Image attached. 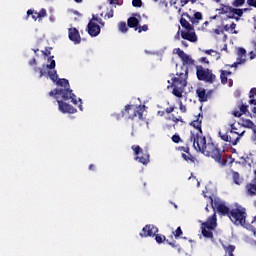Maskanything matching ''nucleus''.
Masks as SVG:
<instances>
[{"label": "nucleus", "mask_w": 256, "mask_h": 256, "mask_svg": "<svg viewBox=\"0 0 256 256\" xmlns=\"http://www.w3.org/2000/svg\"><path fill=\"white\" fill-rule=\"evenodd\" d=\"M203 123V113H199L196 116V119L190 123L192 127L198 132H191L190 141L193 143V147L199 153H202L206 157H211L219 163L222 167L227 165V154H225V150H221L219 145L213 143V140H209L207 142V138L203 136V130L201 129V125Z\"/></svg>", "instance_id": "obj_1"}, {"label": "nucleus", "mask_w": 256, "mask_h": 256, "mask_svg": "<svg viewBox=\"0 0 256 256\" xmlns=\"http://www.w3.org/2000/svg\"><path fill=\"white\" fill-rule=\"evenodd\" d=\"M228 218L236 226L241 225V227H245L247 219V209H245V207L241 205H237L235 208H232L230 210Z\"/></svg>", "instance_id": "obj_2"}, {"label": "nucleus", "mask_w": 256, "mask_h": 256, "mask_svg": "<svg viewBox=\"0 0 256 256\" xmlns=\"http://www.w3.org/2000/svg\"><path fill=\"white\" fill-rule=\"evenodd\" d=\"M196 76L198 81H204V83H217V76L213 73V70L204 68L202 65L196 66Z\"/></svg>", "instance_id": "obj_3"}, {"label": "nucleus", "mask_w": 256, "mask_h": 256, "mask_svg": "<svg viewBox=\"0 0 256 256\" xmlns=\"http://www.w3.org/2000/svg\"><path fill=\"white\" fill-rule=\"evenodd\" d=\"M200 228L203 237L213 239V231L217 228V214L214 212L212 216H209L207 221L201 224Z\"/></svg>", "instance_id": "obj_4"}, {"label": "nucleus", "mask_w": 256, "mask_h": 256, "mask_svg": "<svg viewBox=\"0 0 256 256\" xmlns=\"http://www.w3.org/2000/svg\"><path fill=\"white\" fill-rule=\"evenodd\" d=\"M230 127V131H227V133L225 134L219 132L218 135L222 139V141H225L226 143H230V145L235 146L241 140V137L245 135V131H242L241 133L235 131V123L231 124Z\"/></svg>", "instance_id": "obj_5"}, {"label": "nucleus", "mask_w": 256, "mask_h": 256, "mask_svg": "<svg viewBox=\"0 0 256 256\" xmlns=\"http://www.w3.org/2000/svg\"><path fill=\"white\" fill-rule=\"evenodd\" d=\"M56 95H60L63 101H69V99H71V103H73L74 105H77V98H76L77 96H75V94L73 93V90L71 89L56 88L49 92L50 97H56Z\"/></svg>", "instance_id": "obj_6"}, {"label": "nucleus", "mask_w": 256, "mask_h": 256, "mask_svg": "<svg viewBox=\"0 0 256 256\" xmlns=\"http://www.w3.org/2000/svg\"><path fill=\"white\" fill-rule=\"evenodd\" d=\"M132 151H134V155L136 156L134 159L135 161H139V163H142V165H148L149 163V152L143 151L141 146L139 145H133L131 147Z\"/></svg>", "instance_id": "obj_7"}, {"label": "nucleus", "mask_w": 256, "mask_h": 256, "mask_svg": "<svg viewBox=\"0 0 256 256\" xmlns=\"http://www.w3.org/2000/svg\"><path fill=\"white\" fill-rule=\"evenodd\" d=\"M123 115L128 117V119H134L135 117L143 119V108L141 106L134 107L133 105L127 104L124 108Z\"/></svg>", "instance_id": "obj_8"}, {"label": "nucleus", "mask_w": 256, "mask_h": 256, "mask_svg": "<svg viewBox=\"0 0 256 256\" xmlns=\"http://www.w3.org/2000/svg\"><path fill=\"white\" fill-rule=\"evenodd\" d=\"M178 77L172 78L173 85H180V89L187 87V77H189V68L181 67V72L177 73Z\"/></svg>", "instance_id": "obj_9"}, {"label": "nucleus", "mask_w": 256, "mask_h": 256, "mask_svg": "<svg viewBox=\"0 0 256 256\" xmlns=\"http://www.w3.org/2000/svg\"><path fill=\"white\" fill-rule=\"evenodd\" d=\"M55 56H49L48 57V65H43V68H39L37 66L34 67V72L35 73H39V77H46L47 76V70L45 69H54L56 66L55 60H54Z\"/></svg>", "instance_id": "obj_10"}, {"label": "nucleus", "mask_w": 256, "mask_h": 256, "mask_svg": "<svg viewBox=\"0 0 256 256\" xmlns=\"http://www.w3.org/2000/svg\"><path fill=\"white\" fill-rule=\"evenodd\" d=\"M159 233V228L153 224H147L143 227L142 232H140V237H155Z\"/></svg>", "instance_id": "obj_11"}, {"label": "nucleus", "mask_w": 256, "mask_h": 256, "mask_svg": "<svg viewBox=\"0 0 256 256\" xmlns=\"http://www.w3.org/2000/svg\"><path fill=\"white\" fill-rule=\"evenodd\" d=\"M58 109L60 113H69L73 115V113H77V110L72 105L64 102L63 100H57Z\"/></svg>", "instance_id": "obj_12"}, {"label": "nucleus", "mask_w": 256, "mask_h": 256, "mask_svg": "<svg viewBox=\"0 0 256 256\" xmlns=\"http://www.w3.org/2000/svg\"><path fill=\"white\" fill-rule=\"evenodd\" d=\"M174 53L180 57L183 62V65H193L195 61L189 56V54L185 53L181 48H175Z\"/></svg>", "instance_id": "obj_13"}, {"label": "nucleus", "mask_w": 256, "mask_h": 256, "mask_svg": "<svg viewBox=\"0 0 256 256\" xmlns=\"http://www.w3.org/2000/svg\"><path fill=\"white\" fill-rule=\"evenodd\" d=\"M87 31L90 37H97L101 33V26L90 20L87 25Z\"/></svg>", "instance_id": "obj_14"}, {"label": "nucleus", "mask_w": 256, "mask_h": 256, "mask_svg": "<svg viewBox=\"0 0 256 256\" xmlns=\"http://www.w3.org/2000/svg\"><path fill=\"white\" fill-rule=\"evenodd\" d=\"M213 93V90H209L207 92V90L205 88H198L196 90V95L200 101V103H206V101H208L209 97H211Z\"/></svg>", "instance_id": "obj_15"}, {"label": "nucleus", "mask_w": 256, "mask_h": 256, "mask_svg": "<svg viewBox=\"0 0 256 256\" xmlns=\"http://www.w3.org/2000/svg\"><path fill=\"white\" fill-rule=\"evenodd\" d=\"M68 37L75 45H79V43H81V35L79 34V30H77V28H69Z\"/></svg>", "instance_id": "obj_16"}, {"label": "nucleus", "mask_w": 256, "mask_h": 256, "mask_svg": "<svg viewBox=\"0 0 256 256\" xmlns=\"http://www.w3.org/2000/svg\"><path fill=\"white\" fill-rule=\"evenodd\" d=\"M182 17H186L188 21H191L192 25H199V21L203 20V14L201 12H195L194 17L189 15V13H182Z\"/></svg>", "instance_id": "obj_17"}, {"label": "nucleus", "mask_w": 256, "mask_h": 256, "mask_svg": "<svg viewBox=\"0 0 256 256\" xmlns=\"http://www.w3.org/2000/svg\"><path fill=\"white\" fill-rule=\"evenodd\" d=\"M215 208L217 209L219 215H222L223 217H229L231 213V209L227 207V205L223 203L215 202Z\"/></svg>", "instance_id": "obj_18"}, {"label": "nucleus", "mask_w": 256, "mask_h": 256, "mask_svg": "<svg viewBox=\"0 0 256 256\" xmlns=\"http://www.w3.org/2000/svg\"><path fill=\"white\" fill-rule=\"evenodd\" d=\"M181 37L186 41H190V43H196L197 34H195V28L191 31H181Z\"/></svg>", "instance_id": "obj_19"}, {"label": "nucleus", "mask_w": 256, "mask_h": 256, "mask_svg": "<svg viewBox=\"0 0 256 256\" xmlns=\"http://www.w3.org/2000/svg\"><path fill=\"white\" fill-rule=\"evenodd\" d=\"M246 195L250 197H255L256 195V178L252 179V182L246 184L245 186Z\"/></svg>", "instance_id": "obj_20"}, {"label": "nucleus", "mask_w": 256, "mask_h": 256, "mask_svg": "<svg viewBox=\"0 0 256 256\" xmlns=\"http://www.w3.org/2000/svg\"><path fill=\"white\" fill-rule=\"evenodd\" d=\"M137 17H141V15L134 14V16L127 20V26L130 27V29H135V31H137V28L139 27V19Z\"/></svg>", "instance_id": "obj_21"}, {"label": "nucleus", "mask_w": 256, "mask_h": 256, "mask_svg": "<svg viewBox=\"0 0 256 256\" xmlns=\"http://www.w3.org/2000/svg\"><path fill=\"white\" fill-rule=\"evenodd\" d=\"M237 61L238 63H246L247 61V50L245 48H238L237 51Z\"/></svg>", "instance_id": "obj_22"}, {"label": "nucleus", "mask_w": 256, "mask_h": 256, "mask_svg": "<svg viewBox=\"0 0 256 256\" xmlns=\"http://www.w3.org/2000/svg\"><path fill=\"white\" fill-rule=\"evenodd\" d=\"M180 25L183 29H185V31H193L195 29V27L191 23H189L187 19H185V16H183V14L180 18Z\"/></svg>", "instance_id": "obj_23"}, {"label": "nucleus", "mask_w": 256, "mask_h": 256, "mask_svg": "<svg viewBox=\"0 0 256 256\" xmlns=\"http://www.w3.org/2000/svg\"><path fill=\"white\" fill-rule=\"evenodd\" d=\"M241 126L245 127L246 129H251L255 139L256 125L255 123H253V121H251L250 119L242 120Z\"/></svg>", "instance_id": "obj_24"}, {"label": "nucleus", "mask_w": 256, "mask_h": 256, "mask_svg": "<svg viewBox=\"0 0 256 256\" xmlns=\"http://www.w3.org/2000/svg\"><path fill=\"white\" fill-rule=\"evenodd\" d=\"M56 85H59L60 87H64L60 89H71V86L69 85V80L65 78L58 79L56 81Z\"/></svg>", "instance_id": "obj_25"}, {"label": "nucleus", "mask_w": 256, "mask_h": 256, "mask_svg": "<svg viewBox=\"0 0 256 256\" xmlns=\"http://www.w3.org/2000/svg\"><path fill=\"white\" fill-rule=\"evenodd\" d=\"M46 77H49L53 83H55L59 79V75H57V70L50 69L46 72Z\"/></svg>", "instance_id": "obj_26"}, {"label": "nucleus", "mask_w": 256, "mask_h": 256, "mask_svg": "<svg viewBox=\"0 0 256 256\" xmlns=\"http://www.w3.org/2000/svg\"><path fill=\"white\" fill-rule=\"evenodd\" d=\"M182 159L187 162L190 161V163H195L196 161L195 157L191 154V152H188L187 154L182 153Z\"/></svg>", "instance_id": "obj_27"}, {"label": "nucleus", "mask_w": 256, "mask_h": 256, "mask_svg": "<svg viewBox=\"0 0 256 256\" xmlns=\"http://www.w3.org/2000/svg\"><path fill=\"white\" fill-rule=\"evenodd\" d=\"M155 241L156 243H167V237H165V235H161V234H155Z\"/></svg>", "instance_id": "obj_28"}, {"label": "nucleus", "mask_w": 256, "mask_h": 256, "mask_svg": "<svg viewBox=\"0 0 256 256\" xmlns=\"http://www.w3.org/2000/svg\"><path fill=\"white\" fill-rule=\"evenodd\" d=\"M30 15L34 21H37L39 19V12H35V10L29 9L27 11V17H30Z\"/></svg>", "instance_id": "obj_29"}, {"label": "nucleus", "mask_w": 256, "mask_h": 256, "mask_svg": "<svg viewBox=\"0 0 256 256\" xmlns=\"http://www.w3.org/2000/svg\"><path fill=\"white\" fill-rule=\"evenodd\" d=\"M232 179L236 185H241V175H239V172H233Z\"/></svg>", "instance_id": "obj_30"}, {"label": "nucleus", "mask_w": 256, "mask_h": 256, "mask_svg": "<svg viewBox=\"0 0 256 256\" xmlns=\"http://www.w3.org/2000/svg\"><path fill=\"white\" fill-rule=\"evenodd\" d=\"M172 93L175 97H183V92L179 88V85H174Z\"/></svg>", "instance_id": "obj_31"}, {"label": "nucleus", "mask_w": 256, "mask_h": 256, "mask_svg": "<svg viewBox=\"0 0 256 256\" xmlns=\"http://www.w3.org/2000/svg\"><path fill=\"white\" fill-rule=\"evenodd\" d=\"M239 109L242 115L248 114V116H251V112H249V105L242 104Z\"/></svg>", "instance_id": "obj_32"}, {"label": "nucleus", "mask_w": 256, "mask_h": 256, "mask_svg": "<svg viewBox=\"0 0 256 256\" xmlns=\"http://www.w3.org/2000/svg\"><path fill=\"white\" fill-rule=\"evenodd\" d=\"M118 29L121 33H127V31H129V28H127L126 22H120L118 25Z\"/></svg>", "instance_id": "obj_33"}, {"label": "nucleus", "mask_w": 256, "mask_h": 256, "mask_svg": "<svg viewBox=\"0 0 256 256\" xmlns=\"http://www.w3.org/2000/svg\"><path fill=\"white\" fill-rule=\"evenodd\" d=\"M175 239H179L183 235V230L181 229V226H179L175 231L172 232Z\"/></svg>", "instance_id": "obj_34"}, {"label": "nucleus", "mask_w": 256, "mask_h": 256, "mask_svg": "<svg viewBox=\"0 0 256 256\" xmlns=\"http://www.w3.org/2000/svg\"><path fill=\"white\" fill-rule=\"evenodd\" d=\"M226 253H228V256H232L233 252L235 251V246L229 245L227 247H224Z\"/></svg>", "instance_id": "obj_35"}, {"label": "nucleus", "mask_w": 256, "mask_h": 256, "mask_svg": "<svg viewBox=\"0 0 256 256\" xmlns=\"http://www.w3.org/2000/svg\"><path fill=\"white\" fill-rule=\"evenodd\" d=\"M220 79H221V83L223 85H226V83H227V76L225 75V70H220Z\"/></svg>", "instance_id": "obj_36"}, {"label": "nucleus", "mask_w": 256, "mask_h": 256, "mask_svg": "<svg viewBox=\"0 0 256 256\" xmlns=\"http://www.w3.org/2000/svg\"><path fill=\"white\" fill-rule=\"evenodd\" d=\"M232 5L233 7H241L242 5H245V0H235Z\"/></svg>", "instance_id": "obj_37"}, {"label": "nucleus", "mask_w": 256, "mask_h": 256, "mask_svg": "<svg viewBox=\"0 0 256 256\" xmlns=\"http://www.w3.org/2000/svg\"><path fill=\"white\" fill-rule=\"evenodd\" d=\"M138 33H143V31H149V26L144 24L143 26H138L137 28Z\"/></svg>", "instance_id": "obj_38"}, {"label": "nucleus", "mask_w": 256, "mask_h": 256, "mask_svg": "<svg viewBox=\"0 0 256 256\" xmlns=\"http://www.w3.org/2000/svg\"><path fill=\"white\" fill-rule=\"evenodd\" d=\"M133 7H143V1L142 0H132Z\"/></svg>", "instance_id": "obj_39"}, {"label": "nucleus", "mask_w": 256, "mask_h": 256, "mask_svg": "<svg viewBox=\"0 0 256 256\" xmlns=\"http://www.w3.org/2000/svg\"><path fill=\"white\" fill-rule=\"evenodd\" d=\"M43 17H47V10H45L44 8H42L40 12H38V18L43 19Z\"/></svg>", "instance_id": "obj_40"}, {"label": "nucleus", "mask_w": 256, "mask_h": 256, "mask_svg": "<svg viewBox=\"0 0 256 256\" xmlns=\"http://www.w3.org/2000/svg\"><path fill=\"white\" fill-rule=\"evenodd\" d=\"M172 141H173V143H181L183 140H181V136L174 134L172 136Z\"/></svg>", "instance_id": "obj_41"}, {"label": "nucleus", "mask_w": 256, "mask_h": 256, "mask_svg": "<svg viewBox=\"0 0 256 256\" xmlns=\"http://www.w3.org/2000/svg\"><path fill=\"white\" fill-rule=\"evenodd\" d=\"M227 19H235V10L232 8L228 14H226Z\"/></svg>", "instance_id": "obj_42"}, {"label": "nucleus", "mask_w": 256, "mask_h": 256, "mask_svg": "<svg viewBox=\"0 0 256 256\" xmlns=\"http://www.w3.org/2000/svg\"><path fill=\"white\" fill-rule=\"evenodd\" d=\"M92 21H94V22L96 21V23H99V25H101L102 27H105V22H103V19H101V18H97V17L93 16Z\"/></svg>", "instance_id": "obj_43"}, {"label": "nucleus", "mask_w": 256, "mask_h": 256, "mask_svg": "<svg viewBox=\"0 0 256 256\" xmlns=\"http://www.w3.org/2000/svg\"><path fill=\"white\" fill-rule=\"evenodd\" d=\"M234 15H237V17H243V9L234 8Z\"/></svg>", "instance_id": "obj_44"}, {"label": "nucleus", "mask_w": 256, "mask_h": 256, "mask_svg": "<svg viewBox=\"0 0 256 256\" xmlns=\"http://www.w3.org/2000/svg\"><path fill=\"white\" fill-rule=\"evenodd\" d=\"M197 0H180L181 7H185L187 3H192L194 4Z\"/></svg>", "instance_id": "obj_45"}, {"label": "nucleus", "mask_w": 256, "mask_h": 256, "mask_svg": "<svg viewBox=\"0 0 256 256\" xmlns=\"http://www.w3.org/2000/svg\"><path fill=\"white\" fill-rule=\"evenodd\" d=\"M221 7H224V14L225 15H227L233 9V7L225 5V4H221Z\"/></svg>", "instance_id": "obj_46"}, {"label": "nucleus", "mask_w": 256, "mask_h": 256, "mask_svg": "<svg viewBox=\"0 0 256 256\" xmlns=\"http://www.w3.org/2000/svg\"><path fill=\"white\" fill-rule=\"evenodd\" d=\"M248 231H251V233H253L254 237H256V228H255V226L251 225L250 223H248Z\"/></svg>", "instance_id": "obj_47"}, {"label": "nucleus", "mask_w": 256, "mask_h": 256, "mask_svg": "<svg viewBox=\"0 0 256 256\" xmlns=\"http://www.w3.org/2000/svg\"><path fill=\"white\" fill-rule=\"evenodd\" d=\"M166 243L170 245V247H173L174 249H179V244H176L175 242H171L169 240H166Z\"/></svg>", "instance_id": "obj_48"}, {"label": "nucleus", "mask_w": 256, "mask_h": 256, "mask_svg": "<svg viewBox=\"0 0 256 256\" xmlns=\"http://www.w3.org/2000/svg\"><path fill=\"white\" fill-rule=\"evenodd\" d=\"M51 49H53L52 47L46 48L45 51H42L43 55L45 57H49L51 55Z\"/></svg>", "instance_id": "obj_49"}, {"label": "nucleus", "mask_w": 256, "mask_h": 256, "mask_svg": "<svg viewBox=\"0 0 256 256\" xmlns=\"http://www.w3.org/2000/svg\"><path fill=\"white\" fill-rule=\"evenodd\" d=\"M172 121L175 123V125H177V123H179V121H181V123H183V118L182 117H175V115H172Z\"/></svg>", "instance_id": "obj_50"}, {"label": "nucleus", "mask_w": 256, "mask_h": 256, "mask_svg": "<svg viewBox=\"0 0 256 256\" xmlns=\"http://www.w3.org/2000/svg\"><path fill=\"white\" fill-rule=\"evenodd\" d=\"M159 5L160 7H169V2L167 0H160Z\"/></svg>", "instance_id": "obj_51"}, {"label": "nucleus", "mask_w": 256, "mask_h": 256, "mask_svg": "<svg viewBox=\"0 0 256 256\" xmlns=\"http://www.w3.org/2000/svg\"><path fill=\"white\" fill-rule=\"evenodd\" d=\"M249 7H254L256 9V0H247Z\"/></svg>", "instance_id": "obj_52"}, {"label": "nucleus", "mask_w": 256, "mask_h": 256, "mask_svg": "<svg viewBox=\"0 0 256 256\" xmlns=\"http://www.w3.org/2000/svg\"><path fill=\"white\" fill-rule=\"evenodd\" d=\"M29 65H30L31 67H36V66H37V59L32 58V59L29 61Z\"/></svg>", "instance_id": "obj_53"}, {"label": "nucleus", "mask_w": 256, "mask_h": 256, "mask_svg": "<svg viewBox=\"0 0 256 256\" xmlns=\"http://www.w3.org/2000/svg\"><path fill=\"white\" fill-rule=\"evenodd\" d=\"M180 111L181 113H187V106L183 105V103L180 102Z\"/></svg>", "instance_id": "obj_54"}, {"label": "nucleus", "mask_w": 256, "mask_h": 256, "mask_svg": "<svg viewBox=\"0 0 256 256\" xmlns=\"http://www.w3.org/2000/svg\"><path fill=\"white\" fill-rule=\"evenodd\" d=\"M175 39L176 41H179V39H181V26H179V30L175 35Z\"/></svg>", "instance_id": "obj_55"}, {"label": "nucleus", "mask_w": 256, "mask_h": 256, "mask_svg": "<svg viewBox=\"0 0 256 256\" xmlns=\"http://www.w3.org/2000/svg\"><path fill=\"white\" fill-rule=\"evenodd\" d=\"M165 111L168 114L173 113V111H175V106H170V107L166 108Z\"/></svg>", "instance_id": "obj_56"}, {"label": "nucleus", "mask_w": 256, "mask_h": 256, "mask_svg": "<svg viewBox=\"0 0 256 256\" xmlns=\"http://www.w3.org/2000/svg\"><path fill=\"white\" fill-rule=\"evenodd\" d=\"M113 17V10H110L108 13L105 14V18L112 19Z\"/></svg>", "instance_id": "obj_57"}, {"label": "nucleus", "mask_w": 256, "mask_h": 256, "mask_svg": "<svg viewBox=\"0 0 256 256\" xmlns=\"http://www.w3.org/2000/svg\"><path fill=\"white\" fill-rule=\"evenodd\" d=\"M234 117H241L243 113H241V110H236L233 112Z\"/></svg>", "instance_id": "obj_58"}, {"label": "nucleus", "mask_w": 256, "mask_h": 256, "mask_svg": "<svg viewBox=\"0 0 256 256\" xmlns=\"http://www.w3.org/2000/svg\"><path fill=\"white\" fill-rule=\"evenodd\" d=\"M199 61L200 63H206V65H209V60H207L206 57H201Z\"/></svg>", "instance_id": "obj_59"}, {"label": "nucleus", "mask_w": 256, "mask_h": 256, "mask_svg": "<svg viewBox=\"0 0 256 256\" xmlns=\"http://www.w3.org/2000/svg\"><path fill=\"white\" fill-rule=\"evenodd\" d=\"M213 31V33L215 34V35H221V33H223V30H219V29H214V30H212Z\"/></svg>", "instance_id": "obj_60"}, {"label": "nucleus", "mask_w": 256, "mask_h": 256, "mask_svg": "<svg viewBox=\"0 0 256 256\" xmlns=\"http://www.w3.org/2000/svg\"><path fill=\"white\" fill-rule=\"evenodd\" d=\"M110 5H119V0H109Z\"/></svg>", "instance_id": "obj_61"}, {"label": "nucleus", "mask_w": 256, "mask_h": 256, "mask_svg": "<svg viewBox=\"0 0 256 256\" xmlns=\"http://www.w3.org/2000/svg\"><path fill=\"white\" fill-rule=\"evenodd\" d=\"M218 11H219V15H225V9L223 6H221V8H219Z\"/></svg>", "instance_id": "obj_62"}, {"label": "nucleus", "mask_w": 256, "mask_h": 256, "mask_svg": "<svg viewBox=\"0 0 256 256\" xmlns=\"http://www.w3.org/2000/svg\"><path fill=\"white\" fill-rule=\"evenodd\" d=\"M249 57H250V60L255 59V52H254V51H251V52L249 53Z\"/></svg>", "instance_id": "obj_63"}, {"label": "nucleus", "mask_w": 256, "mask_h": 256, "mask_svg": "<svg viewBox=\"0 0 256 256\" xmlns=\"http://www.w3.org/2000/svg\"><path fill=\"white\" fill-rule=\"evenodd\" d=\"M89 170L90 171H95V164H90L89 165Z\"/></svg>", "instance_id": "obj_64"}]
</instances>
